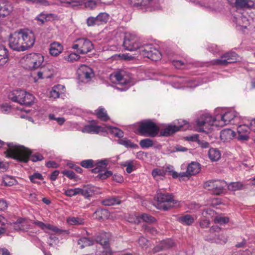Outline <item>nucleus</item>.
Masks as SVG:
<instances>
[{
  "mask_svg": "<svg viewBox=\"0 0 255 255\" xmlns=\"http://www.w3.org/2000/svg\"><path fill=\"white\" fill-rule=\"evenodd\" d=\"M53 14L51 13L46 14L41 13L37 17V19L41 22L42 23H44L45 21H47L49 17H52Z\"/></svg>",
  "mask_w": 255,
  "mask_h": 255,
  "instance_id": "49",
  "label": "nucleus"
},
{
  "mask_svg": "<svg viewBox=\"0 0 255 255\" xmlns=\"http://www.w3.org/2000/svg\"><path fill=\"white\" fill-rule=\"evenodd\" d=\"M140 218L145 222L152 223L156 221L154 217L147 214H142L140 216Z\"/></svg>",
  "mask_w": 255,
  "mask_h": 255,
  "instance_id": "46",
  "label": "nucleus"
},
{
  "mask_svg": "<svg viewBox=\"0 0 255 255\" xmlns=\"http://www.w3.org/2000/svg\"><path fill=\"white\" fill-rule=\"evenodd\" d=\"M7 146L8 148L4 152L6 157L21 162L27 163L29 161L32 153L29 149L13 142L7 143Z\"/></svg>",
  "mask_w": 255,
  "mask_h": 255,
  "instance_id": "2",
  "label": "nucleus"
},
{
  "mask_svg": "<svg viewBox=\"0 0 255 255\" xmlns=\"http://www.w3.org/2000/svg\"><path fill=\"white\" fill-rule=\"evenodd\" d=\"M57 87H54L50 92V96L54 99L59 97L60 93L57 91Z\"/></svg>",
  "mask_w": 255,
  "mask_h": 255,
  "instance_id": "58",
  "label": "nucleus"
},
{
  "mask_svg": "<svg viewBox=\"0 0 255 255\" xmlns=\"http://www.w3.org/2000/svg\"><path fill=\"white\" fill-rule=\"evenodd\" d=\"M160 243L164 250L170 249L174 246V243L171 239L163 240Z\"/></svg>",
  "mask_w": 255,
  "mask_h": 255,
  "instance_id": "45",
  "label": "nucleus"
},
{
  "mask_svg": "<svg viewBox=\"0 0 255 255\" xmlns=\"http://www.w3.org/2000/svg\"><path fill=\"white\" fill-rule=\"evenodd\" d=\"M77 73L79 80L82 82L89 81L94 76L92 69L86 65H81L78 69Z\"/></svg>",
  "mask_w": 255,
  "mask_h": 255,
  "instance_id": "14",
  "label": "nucleus"
},
{
  "mask_svg": "<svg viewBox=\"0 0 255 255\" xmlns=\"http://www.w3.org/2000/svg\"><path fill=\"white\" fill-rule=\"evenodd\" d=\"M63 50V47L59 43L53 42L50 44L49 52L51 55L56 56L61 53Z\"/></svg>",
  "mask_w": 255,
  "mask_h": 255,
  "instance_id": "25",
  "label": "nucleus"
},
{
  "mask_svg": "<svg viewBox=\"0 0 255 255\" xmlns=\"http://www.w3.org/2000/svg\"><path fill=\"white\" fill-rule=\"evenodd\" d=\"M177 221L183 225L191 226L194 222L195 219L192 215L186 214L178 217Z\"/></svg>",
  "mask_w": 255,
  "mask_h": 255,
  "instance_id": "23",
  "label": "nucleus"
},
{
  "mask_svg": "<svg viewBox=\"0 0 255 255\" xmlns=\"http://www.w3.org/2000/svg\"><path fill=\"white\" fill-rule=\"evenodd\" d=\"M143 227L147 233L150 234L152 235H155L157 234V231L154 227L147 225H145Z\"/></svg>",
  "mask_w": 255,
  "mask_h": 255,
  "instance_id": "54",
  "label": "nucleus"
},
{
  "mask_svg": "<svg viewBox=\"0 0 255 255\" xmlns=\"http://www.w3.org/2000/svg\"><path fill=\"white\" fill-rule=\"evenodd\" d=\"M119 143L127 147L135 148L138 147L137 144L132 142L130 140L126 138L119 139Z\"/></svg>",
  "mask_w": 255,
  "mask_h": 255,
  "instance_id": "34",
  "label": "nucleus"
},
{
  "mask_svg": "<svg viewBox=\"0 0 255 255\" xmlns=\"http://www.w3.org/2000/svg\"><path fill=\"white\" fill-rule=\"evenodd\" d=\"M26 61L30 70H35L42 66L44 57L40 54L31 53L26 57Z\"/></svg>",
  "mask_w": 255,
  "mask_h": 255,
  "instance_id": "11",
  "label": "nucleus"
},
{
  "mask_svg": "<svg viewBox=\"0 0 255 255\" xmlns=\"http://www.w3.org/2000/svg\"><path fill=\"white\" fill-rule=\"evenodd\" d=\"M227 186V182L223 180H210L205 182L203 185L205 189L215 195L223 194Z\"/></svg>",
  "mask_w": 255,
  "mask_h": 255,
  "instance_id": "6",
  "label": "nucleus"
},
{
  "mask_svg": "<svg viewBox=\"0 0 255 255\" xmlns=\"http://www.w3.org/2000/svg\"><path fill=\"white\" fill-rule=\"evenodd\" d=\"M8 56V50L6 48L4 44L0 42V62L2 61V62L4 63L6 62Z\"/></svg>",
  "mask_w": 255,
  "mask_h": 255,
  "instance_id": "32",
  "label": "nucleus"
},
{
  "mask_svg": "<svg viewBox=\"0 0 255 255\" xmlns=\"http://www.w3.org/2000/svg\"><path fill=\"white\" fill-rule=\"evenodd\" d=\"M68 197H72L78 194H81V188H76L74 189H70L65 191L64 193Z\"/></svg>",
  "mask_w": 255,
  "mask_h": 255,
  "instance_id": "41",
  "label": "nucleus"
},
{
  "mask_svg": "<svg viewBox=\"0 0 255 255\" xmlns=\"http://www.w3.org/2000/svg\"><path fill=\"white\" fill-rule=\"evenodd\" d=\"M109 164V160L104 159L101 160H96L94 165L95 168L91 170L94 173H98L97 177L104 180L113 175L111 171L107 170V166Z\"/></svg>",
  "mask_w": 255,
  "mask_h": 255,
  "instance_id": "5",
  "label": "nucleus"
},
{
  "mask_svg": "<svg viewBox=\"0 0 255 255\" xmlns=\"http://www.w3.org/2000/svg\"><path fill=\"white\" fill-rule=\"evenodd\" d=\"M138 243L142 248L146 247L148 246V241L144 237H140L138 240Z\"/></svg>",
  "mask_w": 255,
  "mask_h": 255,
  "instance_id": "59",
  "label": "nucleus"
},
{
  "mask_svg": "<svg viewBox=\"0 0 255 255\" xmlns=\"http://www.w3.org/2000/svg\"><path fill=\"white\" fill-rule=\"evenodd\" d=\"M0 110L4 114L8 113L11 110V107L7 105H3L1 107Z\"/></svg>",
  "mask_w": 255,
  "mask_h": 255,
  "instance_id": "63",
  "label": "nucleus"
},
{
  "mask_svg": "<svg viewBox=\"0 0 255 255\" xmlns=\"http://www.w3.org/2000/svg\"><path fill=\"white\" fill-rule=\"evenodd\" d=\"M229 219L226 217L217 216L214 219V222L221 225L225 224L228 223Z\"/></svg>",
  "mask_w": 255,
  "mask_h": 255,
  "instance_id": "48",
  "label": "nucleus"
},
{
  "mask_svg": "<svg viewBox=\"0 0 255 255\" xmlns=\"http://www.w3.org/2000/svg\"><path fill=\"white\" fill-rule=\"evenodd\" d=\"M109 15L106 12H101L97 16L96 18L99 25L106 23L109 20Z\"/></svg>",
  "mask_w": 255,
  "mask_h": 255,
  "instance_id": "35",
  "label": "nucleus"
},
{
  "mask_svg": "<svg viewBox=\"0 0 255 255\" xmlns=\"http://www.w3.org/2000/svg\"><path fill=\"white\" fill-rule=\"evenodd\" d=\"M112 133L115 135V136L121 138L124 136V132L122 130L117 128H113L112 130Z\"/></svg>",
  "mask_w": 255,
  "mask_h": 255,
  "instance_id": "56",
  "label": "nucleus"
},
{
  "mask_svg": "<svg viewBox=\"0 0 255 255\" xmlns=\"http://www.w3.org/2000/svg\"><path fill=\"white\" fill-rule=\"evenodd\" d=\"M230 3L237 8H255V4L252 0H233L232 3Z\"/></svg>",
  "mask_w": 255,
  "mask_h": 255,
  "instance_id": "17",
  "label": "nucleus"
},
{
  "mask_svg": "<svg viewBox=\"0 0 255 255\" xmlns=\"http://www.w3.org/2000/svg\"><path fill=\"white\" fill-rule=\"evenodd\" d=\"M210 222L209 220L207 219H204L200 222V226L202 228H206L209 226Z\"/></svg>",
  "mask_w": 255,
  "mask_h": 255,
  "instance_id": "61",
  "label": "nucleus"
},
{
  "mask_svg": "<svg viewBox=\"0 0 255 255\" xmlns=\"http://www.w3.org/2000/svg\"><path fill=\"white\" fill-rule=\"evenodd\" d=\"M122 165L127 167L126 171L128 173H130L133 171V161L132 160H128L122 164Z\"/></svg>",
  "mask_w": 255,
  "mask_h": 255,
  "instance_id": "52",
  "label": "nucleus"
},
{
  "mask_svg": "<svg viewBox=\"0 0 255 255\" xmlns=\"http://www.w3.org/2000/svg\"><path fill=\"white\" fill-rule=\"evenodd\" d=\"M121 203L120 199L118 197H113L106 198L102 201V203L105 206H113L120 204Z\"/></svg>",
  "mask_w": 255,
  "mask_h": 255,
  "instance_id": "31",
  "label": "nucleus"
},
{
  "mask_svg": "<svg viewBox=\"0 0 255 255\" xmlns=\"http://www.w3.org/2000/svg\"><path fill=\"white\" fill-rule=\"evenodd\" d=\"M125 49L128 51H134L140 48V43L138 38L130 34H126L123 44Z\"/></svg>",
  "mask_w": 255,
  "mask_h": 255,
  "instance_id": "13",
  "label": "nucleus"
},
{
  "mask_svg": "<svg viewBox=\"0 0 255 255\" xmlns=\"http://www.w3.org/2000/svg\"><path fill=\"white\" fill-rule=\"evenodd\" d=\"M140 52L143 56L153 61H157L161 57L159 51L153 47L152 45H146L141 47Z\"/></svg>",
  "mask_w": 255,
  "mask_h": 255,
  "instance_id": "12",
  "label": "nucleus"
},
{
  "mask_svg": "<svg viewBox=\"0 0 255 255\" xmlns=\"http://www.w3.org/2000/svg\"><path fill=\"white\" fill-rule=\"evenodd\" d=\"M217 123V117L213 118L210 115L206 114L201 115L197 120V126L199 128V131L205 132V129L208 128L210 126H215Z\"/></svg>",
  "mask_w": 255,
  "mask_h": 255,
  "instance_id": "10",
  "label": "nucleus"
},
{
  "mask_svg": "<svg viewBox=\"0 0 255 255\" xmlns=\"http://www.w3.org/2000/svg\"><path fill=\"white\" fill-rule=\"evenodd\" d=\"M23 94L24 95V91L16 90L10 92L8 95V97L12 101L18 103L21 105V101L22 100Z\"/></svg>",
  "mask_w": 255,
  "mask_h": 255,
  "instance_id": "20",
  "label": "nucleus"
},
{
  "mask_svg": "<svg viewBox=\"0 0 255 255\" xmlns=\"http://www.w3.org/2000/svg\"><path fill=\"white\" fill-rule=\"evenodd\" d=\"M94 115L96 116L98 119L103 122H107L110 120V117L108 115L107 111L102 107H99L96 110Z\"/></svg>",
  "mask_w": 255,
  "mask_h": 255,
  "instance_id": "22",
  "label": "nucleus"
},
{
  "mask_svg": "<svg viewBox=\"0 0 255 255\" xmlns=\"http://www.w3.org/2000/svg\"><path fill=\"white\" fill-rule=\"evenodd\" d=\"M80 56L76 53H72L69 54L66 58V59L67 61L70 62H73L78 60L80 58Z\"/></svg>",
  "mask_w": 255,
  "mask_h": 255,
  "instance_id": "55",
  "label": "nucleus"
},
{
  "mask_svg": "<svg viewBox=\"0 0 255 255\" xmlns=\"http://www.w3.org/2000/svg\"><path fill=\"white\" fill-rule=\"evenodd\" d=\"M126 72L124 71H119L115 74V78L119 84L124 85L129 83L130 79L125 76Z\"/></svg>",
  "mask_w": 255,
  "mask_h": 255,
  "instance_id": "26",
  "label": "nucleus"
},
{
  "mask_svg": "<svg viewBox=\"0 0 255 255\" xmlns=\"http://www.w3.org/2000/svg\"><path fill=\"white\" fill-rule=\"evenodd\" d=\"M72 48L77 49L80 54H84L91 51L93 49L92 42L87 38H78L74 42Z\"/></svg>",
  "mask_w": 255,
  "mask_h": 255,
  "instance_id": "9",
  "label": "nucleus"
},
{
  "mask_svg": "<svg viewBox=\"0 0 255 255\" xmlns=\"http://www.w3.org/2000/svg\"><path fill=\"white\" fill-rule=\"evenodd\" d=\"M12 11V6L11 3L6 0H0V18L4 17Z\"/></svg>",
  "mask_w": 255,
  "mask_h": 255,
  "instance_id": "18",
  "label": "nucleus"
},
{
  "mask_svg": "<svg viewBox=\"0 0 255 255\" xmlns=\"http://www.w3.org/2000/svg\"><path fill=\"white\" fill-rule=\"evenodd\" d=\"M238 57V55L235 52L230 51L222 55L220 58L213 60L211 63L214 65L227 66L236 62Z\"/></svg>",
  "mask_w": 255,
  "mask_h": 255,
  "instance_id": "8",
  "label": "nucleus"
},
{
  "mask_svg": "<svg viewBox=\"0 0 255 255\" xmlns=\"http://www.w3.org/2000/svg\"><path fill=\"white\" fill-rule=\"evenodd\" d=\"M21 101V105H24L27 106H31L33 103L34 100V97L33 95L27 93L24 91V95L23 94Z\"/></svg>",
  "mask_w": 255,
  "mask_h": 255,
  "instance_id": "28",
  "label": "nucleus"
},
{
  "mask_svg": "<svg viewBox=\"0 0 255 255\" xmlns=\"http://www.w3.org/2000/svg\"><path fill=\"white\" fill-rule=\"evenodd\" d=\"M87 25L88 26H93L95 25H99L98 23L96 17L90 16L86 20Z\"/></svg>",
  "mask_w": 255,
  "mask_h": 255,
  "instance_id": "53",
  "label": "nucleus"
},
{
  "mask_svg": "<svg viewBox=\"0 0 255 255\" xmlns=\"http://www.w3.org/2000/svg\"><path fill=\"white\" fill-rule=\"evenodd\" d=\"M160 128L151 120H145L139 123L136 133L141 136L155 137L158 135Z\"/></svg>",
  "mask_w": 255,
  "mask_h": 255,
  "instance_id": "3",
  "label": "nucleus"
},
{
  "mask_svg": "<svg viewBox=\"0 0 255 255\" xmlns=\"http://www.w3.org/2000/svg\"><path fill=\"white\" fill-rule=\"evenodd\" d=\"M246 128L244 125L240 126L237 128V131L238 133V139L241 140H248L249 139V136L246 134H243L242 128Z\"/></svg>",
  "mask_w": 255,
  "mask_h": 255,
  "instance_id": "42",
  "label": "nucleus"
},
{
  "mask_svg": "<svg viewBox=\"0 0 255 255\" xmlns=\"http://www.w3.org/2000/svg\"><path fill=\"white\" fill-rule=\"evenodd\" d=\"M221 152L217 148H210L208 151L209 158L212 161H218L221 158Z\"/></svg>",
  "mask_w": 255,
  "mask_h": 255,
  "instance_id": "30",
  "label": "nucleus"
},
{
  "mask_svg": "<svg viewBox=\"0 0 255 255\" xmlns=\"http://www.w3.org/2000/svg\"><path fill=\"white\" fill-rule=\"evenodd\" d=\"M62 173L64 175L69 178L70 179H74L77 181L79 179L78 176H76L75 173L71 170H64L62 172Z\"/></svg>",
  "mask_w": 255,
  "mask_h": 255,
  "instance_id": "43",
  "label": "nucleus"
},
{
  "mask_svg": "<svg viewBox=\"0 0 255 255\" xmlns=\"http://www.w3.org/2000/svg\"><path fill=\"white\" fill-rule=\"evenodd\" d=\"M228 189L232 191L242 190L244 188V185L241 182H235L230 183L228 186Z\"/></svg>",
  "mask_w": 255,
  "mask_h": 255,
  "instance_id": "37",
  "label": "nucleus"
},
{
  "mask_svg": "<svg viewBox=\"0 0 255 255\" xmlns=\"http://www.w3.org/2000/svg\"><path fill=\"white\" fill-rule=\"evenodd\" d=\"M97 2L94 0H88L84 2L85 7L89 9H93L96 7Z\"/></svg>",
  "mask_w": 255,
  "mask_h": 255,
  "instance_id": "47",
  "label": "nucleus"
},
{
  "mask_svg": "<svg viewBox=\"0 0 255 255\" xmlns=\"http://www.w3.org/2000/svg\"><path fill=\"white\" fill-rule=\"evenodd\" d=\"M131 2L133 6H139L144 11H152L156 9L154 0H131Z\"/></svg>",
  "mask_w": 255,
  "mask_h": 255,
  "instance_id": "16",
  "label": "nucleus"
},
{
  "mask_svg": "<svg viewBox=\"0 0 255 255\" xmlns=\"http://www.w3.org/2000/svg\"><path fill=\"white\" fill-rule=\"evenodd\" d=\"M97 187L90 184L84 185L83 188H81V195L86 198L92 197L93 195L97 193Z\"/></svg>",
  "mask_w": 255,
  "mask_h": 255,
  "instance_id": "19",
  "label": "nucleus"
},
{
  "mask_svg": "<svg viewBox=\"0 0 255 255\" xmlns=\"http://www.w3.org/2000/svg\"><path fill=\"white\" fill-rule=\"evenodd\" d=\"M103 255H112L113 252L112 251L110 247H107L104 248V251L102 253Z\"/></svg>",
  "mask_w": 255,
  "mask_h": 255,
  "instance_id": "64",
  "label": "nucleus"
},
{
  "mask_svg": "<svg viewBox=\"0 0 255 255\" xmlns=\"http://www.w3.org/2000/svg\"><path fill=\"white\" fill-rule=\"evenodd\" d=\"M109 211L106 209H99L94 213V217L98 220H104L109 216Z\"/></svg>",
  "mask_w": 255,
  "mask_h": 255,
  "instance_id": "29",
  "label": "nucleus"
},
{
  "mask_svg": "<svg viewBox=\"0 0 255 255\" xmlns=\"http://www.w3.org/2000/svg\"><path fill=\"white\" fill-rule=\"evenodd\" d=\"M44 159L43 155L39 153L35 154L31 156V160L33 162H36L38 161L42 160Z\"/></svg>",
  "mask_w": 255,
  "mask_h": 255,
  "instance_id": "57",
  "label": "nucleus"
},
{
  "mask_svg": "<svg viewBox=\"0 0 255 255\" xmlns=\"http://www.w3.org/2000/svg\"><path fill=\"white\" fill-rule=\"evenodd\" d=\"M178 123L179 124L178 126L172 124L168 125L165 128L160 130L159 136H169L178 131L186 130L190 127L188 122L185 120H181Z\"/></svg>",
  "mask_w": 255,
  "mask_h": 255,
  "instance_id": "7",
  "label": "nucleus"
},
{
  "mask_svg": "<svg viewBox=\"0 0 255 255\" xmlns=\"http://www.w3.org/2000/svg\"><path fill=\"white\" fill-rule=\"evenodd\" d=\"M217 123L215 124L216 127H223L229 124H234L233 121L236 118L237 114L235 111H229L221 116H217Z\"/></svg>",
  "mask_w": 255,
  "mask_h": 255,
  "instance_id": "15",
  "label": "nucleus"
},
{
  "mask_svg": "<svg viewBox=\"0 0 255 255\" xmlns=\"http://www.w3.org/2000/svg\"><path fill=\"white\" fill-rule=\"evenodd\" d=\"M187 171L190 176L195 175L200 171V164L198 162H192L187 166Z\"/></svg>",
  "mask_w": 255,
  "mask_h": 255,
  "instance_id": "24",
  "label": "nucleus"
},
{
  "mask_svg": "<svg viewBox=\"0 0 255 255\" xmlns=\"http://www.w3.org/2000/svg\"><path fill=\"white\" fill-rule=\"evenodd\" d=\"M46 166L48 168H58L59 166V165L54 161H49L47 162L46 163Z\"/></svg>",
  "mask_w": 255,
  "mask_h": 255,
  "instance_id": "62",
  "label": "nucleus"
},
{
  "mask_svg": "<svg viewBox=\"0 0 255 255\" xmlns=\"http://www.w3.org/2000/svg\"><path fill=\"white\" fill-rule=\"evenodd\" d=\"M241 21L244 22H245V21L247 22L248 21V19H247V17L244 16H241L240 17H239L238 18H236V22H237V24L239 25L242 26H244L245 28H246L247 26L246 25H244L243 24H242V23L241 22Z\"/></svg>",
  "mask_w": 255,
  "mask_h": 255,
  "instance_id": "60",
  "label": "nucleus"
},
{
  "mask_svg": "<svg viewBox=\"0 0 255 255\" xmlns=\"http://www.w3.org/2000/svg\"><path fill=\"white\" fill-rule=\"evenodd\" d=\"M95 161L93 159L84 160L81 161L80 165L85 168H91L94 167Z\"/></svg>",
  "mask_w": 255,
  "mask_h": 255,
  "instance_id": "40",
  "label": "nucleus"
},
{
  "mask_svg": "<svg viewBox=\"0 0 255 255\" xmlns=\"http://www.w3.org/2000/svg\"><path fill=\"white\" fill-rule=\"evenodd\" d=\"M103 128L99 126L88 125L84 126L82 131L87 133H99L101 131H103Z\"/></svg>",
  "mask_w": 255,
  "mask_h": 255,
  "instance_id": "27",
  "label": "nucleus"
},
{
  "mask_svg": "<svg viewBox=\"0 0 255 255\" xmlns=\"http://www.w3.org/2000/svg\"><path fill=\"white\" fill-rule=\"evenodd\" d=\"M236 135V132L230 128L222 130L220 132V138L224 142L229 141Z\"/></svg>",
  "mask_w": 255,
  "mask_h": 255,
  "instance_id": "21",
  "label": "nucleus"
},
{
  "mask_svg": "<svg viewBox=\"0 0 255 255\" xmlns=\"http://www.w3.org/2000/svg\"><path fill=\"white\" fill-rule=\"evenodd\" d=\"M30 181L34 183L39 184V182L36 181V179L42 180L43 179L42 175L39 173H34L29 176Z\"/></svg>",
  "mask_w": 255,
  "mask_h": 255,
  "instance_id": "50",
  "label": "nucleus"
},
{
  "mask_svg": "<svg viewBox=\"0 0 255 255\" xmlns=\"http://www.w3.org/2000/svg\"><path fill=\"white\" fill-rule=\"evenodd\" d=\"M78 244L80 246L81 248L83 249L85 247L93 245V240L86 237H84L80 238L78 240Z\"/></svg>",
  "mask_w": 255,
  "mask_h": 255,
  "instance_id": "33",
  "label": "nucleus"
},
{
  "mask_svg": "<svg viewBox=\"0 0 255 255\" xmlns=\"http://www.w3.org/2000/svg\"><path fill=\"white\" fill-rule=\"evenodd\" d=\"M2 182L4 185L11 186L14 185L16 181L12 177L8 175H4L2 177Z\"/></svg>",
  "mask_w": 255,
  "mask_h": 255,
  "instance_id": "39",
  "label": "nucleus"
},
{
  "mask_svg": "<svg viewBox=\"0 0 255 255\" xmlns=\"http://www.w3.org/2000/svg\"><path fill=\"white\" fill-rule=\"evenodd\" d=\"M165 174V171L163 169H160L158 168L154 169L152 171V175L154 178H155L158 176L164 177Z\"/></svg>",
  "mask_w": 255,
  "mask_h": 255,
  "instance_id": "51",
  "label": "nucleus"
},
{
  "mask_svg": "<svg viewBox=\"0 0 255 255\" xmlns=\"http://www.w3.org/2000/svg\"><path fill=\"white\" fill-rule=\"evenodd\" d=\"M154 145L153 140L150 138H144L139 142V145L142 148H148Z\"/></svg>",
  "mask_w": 255,
  "mask_h": 255,
  "instance_id": "36",
  "label": "nucleus"
},
{
  "mask_svg": "<svg viewBox=\"0 0 255 255\" xmlns=\"http://www.w3.org/2000/svg\"><path fill=\"white\" fill-rule=\"evenodd\" d=\"M208 11L213 12L219 10V3L217 2L207 4L204 6Z\"/></svg>",
  "mask_w": 255,
  "mask_h": 255,
  "instance_id": "44",
  "label": "nucleus"
},
{
  "mask_svg": "<svg viewBox=\"0 0 255 255\" xmlns=\"http://www.w3.org/2000/svg\"><path fill=\"white\" fill-rule=\"evenodd\" d=\"M35 40L33 32L27 29H20L10 35L9 46L13 50L24 51L33 46Z\"/></svg>",
  "mask_w": 255,
  "mask_h": 255,
  "instance_id": "1",
  "label": "nucleus"
},
{
  "mask_svg": "<svg viewBox=\"0 0 255 255\" xmlns=\"http://www.w3.org/2000/svg\"><path fill=\"white\" fill-rule=\"evenodd\" d=\"M67 221L72 225H82L84 223V220L79 217H69Z\"/></svg>",
  "mask_w": 255,
  "mask_h": 255,
  "instance_id": "38",
  "label": "nucleus"
},
{
  "mask_svg": "<svg viewBox=\"0 0 255 255\" xmlns=\"http://www.w3.org/2000/svg\"><path fill=\"white\" fill-rule=\"evenodd\" d=\"M177 203L172 194L162 193L160 190L157 192L156 207L158 209L167 211L174 207Z\"/></svg>",
  "mask_w": 255,
  "mask_h": 255,
  "instance_id": "4",
  "label": "nucleus"
}]
</instances>
